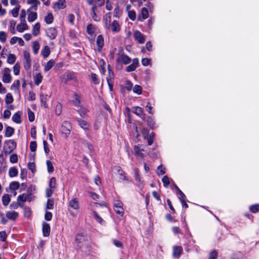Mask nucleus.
<instances>
[{
  "mask_svg": "<svg viewBox=\"0 0 259 259\" xmlns=\"http://www.w3.org/2000/svg\"><path fill=\"white\" fill-rule=\"evenodd\" d=\"M79 209V204L78 199L76 198L72 199L68 203V211L70 214L75 217L76 214L71 211V209L78 210Z\"/></svg>",
  "mask_w": 259,
  "mask_h": 259,
  "instance_id": "obj_1",
  "label": "nucleus"
},
{
  "mask_svg": "<svg viewBox=\"0 0 259 259\" xmlns=\"http://www.w3.org/2000/svg\"><path fill=\"white\" fill-rule=\"evenodd\" d=\"M23 65L26 70H29L31 67V60L30 53L26 51L23 52Z\"/></svg>",
  "mask_w": 259,
  "mask_h": 259,
  "instance_id": "obj_2",
  "label": "nucleus"
},
{
  "mask_svg": "<svg viewBox=\"0 0 259 259\" xmlns=\"http://www.w3.org/2000/svg\"><path fill=\"white\" fill-rule=\"evenodd\" d=\"M112 171L115 175L116 179L118 181L120 182L124 179L125 176L124 175V172L120 167L118 166H114L112 168Z\"/></svg>",
  "mask_w": 259,
  "mask_h": 259,
  "instance_id": "obj_3",
  "label": "nucleus"
},
{
  "mask_svg": "<svg viewBox=\"0 0 259 259\" xmlns=\"http://www.w3.org/2000/svg\"><path fill=\"white\" fill-rule=\"evenodd\" d=\"M71 130V124L67 121H64L60 129L61 133L64 134L67 137L70 134Z\"/></svg>",
  "mask_w": 259,
  "mask_h": 259,
  "instance_id": "obj_4",
  "label": "nucleus"
},
{
  "mask_svg": "<svg viewBox=\"0 0 259 259\" xmlns=\"http://www.w3.org/2000/svg\"><path fill=\"white\" fill-rule=\"evenodd\" d=\"M10 69L8 68H5L3 71L2 80L4 83H9L11 81L12 76L10 74Z\"/></svg>",
  "mask_w": 259,
  "mask_h": 259,
  "instance_id": "obj_5",
  "label": "nucleus"
},
{
  "mask_svg": "<svg viewBox=\"0 0 259 259\" xmlns=\"http://www.w3.org/2000/svg\"><path fill=\"white\" fill-rule=\"evenodd\" d=\"M122 205V203L120 201H116L114 204V210L120 217H122L124 213Z\"/></svg>",
  "mask_w": 259,
  "mask_h": 259,
  "instance_id": "obj_6",
  "label": "nucleus"
},
{
  "mask_svg": "<svg viewBox=\"0 0 259 259\" xmlns=\"http://www.w3.org/2000/svg\"><path fill=\"white\" fill-rule=\"evenodd\" d=\"M30 195L26 194H23L19 195L17 197L18 204L19 206L22 207L23 206V202L27 200L31 201L30 199Z\"/></svg>",
  "mask_w": 259,
  "mask_h": 259,
  "instance_id": "obj_7",
  "label": "nucleus"
},
{
  "mask_svg": "<svg viewBox=\"0 0 259 259\" xmlns=\"http://www.w3.org/2000/svg\"><path fill=\"white\" fill-rule=\"evenodd\" d=\"M116 61L118 63L128 64L131 62V60L127 55L123 54H119Z\"/></svg>",
  "mask_w": 259,
  "mask_h": 259,
  "instance_id": "obj_8",
  "label": "nucleus"
},
{
  "mask_svg": "<svg viewBox=\"0 0 259 259\" xmlns=\"http://www.w3.org/2000/svg\"><path fill=\"white\" fill-rule=\"evenodd\" d=\"M134 37L139 44H143L145 41V37L139 31L136 30L134 32Z\"/></svg>",
  "mask_w": 259,
  "mask_h": 259,
  "instance_id": "obj_9",
  "label": "nucleus"
},
{
  "mask_svg": "<svg viewBox=\"0 0 259 259\" xmlns=\"http://www.w3.org/2000/svg\"><path fill=\"white\" fill-rule=\"evenodd\" d=\"M47 35L51 40L55 39L57 35V31L54 27H50L46 30Z\"/></svg>",
  "mask_w": 259,
  "mask_h": 259,
  "instance_id": "obj_10",
  "label": "nucleus"
},
{
  "mask_svg": "<svg viewBox=\"0 0 259 259\" xmlns=\"http://www.w3.org/2000/svg\"><path fill=\"white\" fill-rule=\"evenodd\" d=\"M96 45L97 46V50L98 52H101L102 48L104 45V37L102 35L98 36L96 39Z\"/></svg>",
  "mask_w": 259,
  "mask_h": 259,
  "instance_id": "obj_11",
  "label": "nucleus"
},
{
  "mask_svg": "<svg viewBox=\"0 0 259 259\" xmlns=\"http://www.w3.org/2000/svg\"><path fill=\"white\" fill-rule=\"evenodd\" d=\"M135 152L138 156L144 157L145 156L144 152L145 151L142 145H136L134 146Z\"/></svg>",
  "mask_w": 259,
  "mask_h": 259,
  "instance_id": "obj_12",
  "label": "nucleus"
},
{
  "mask_svg": "<svg viewBox=\"0 0 259 259\" xmlns=\"http://www.w3.org/2000/svg\"><path fill=\"white\" fill-rule=\"evenodd\" d=\"M111 14L110 13L105 14L103 17V22L104 26L106 29H109L110 27L111 22Z\"/></svg>",
  "mask_w": 259,
  "mask_h": 259,
  "instance_id": "obj_13",
  "label": "nucleus"
},
{
  "mask_svg": "<svg viewBox=\"0 0 259 259\" xmlns=\"http://www.w3.org/2000/svg\"><path fill=\"white\" fill-rule=\"evenodd\" d=\"M183 252L181 246H174L172 249V256L175 258H179Z\"/></svg>",
  "mask_w": 259,
  "mask_h": 259,
  "instance_id": "obj_14",
  "label": "nucleus"
},
{
  "mask_svg": "<svg viewBox=\"0 0 259 259\" xmlns=\"http://www.w3.org/2000/svg\"><path fill=\"white\" fill-rule=\"evenodd\" d=\"M28 29V26L27 25L25 20H20V23L17 26V30L20 32Z\"/></svg>",
  "mask_w": 259,
  "mask_h": 259,
  "instance_id": "obj_15",
  "label": "nucleus"
},
{
  "mask_svg": "<svg viewBox=\"0 0 259 259\" xmlns=\"http://www.w3.org/2000/svg\"><path fill=\"white\" fill-rule=\"evenodd\" d=\"M111 31L114 33L118 32L120 30V26L119 24V22L117 20H114L111 25H110V27Z\"/></svg>",
  "mask_w": 259,
  "mask_h": 259,
  "instance_id": "obj_16",
  "label": "nucleus"
},
{
  "mask_svg": "<svg viewBox=\"0 0 259 259\" xmlns=\"http://www.w3.org/2000/svg\"><path fill=\"white\" fill-rule=\"evenodd\" d=\"M42 233L45 237H48L50 234V226L49 224L43 222L42 223Z\"/></svg>",
  "mask_w": 259,
  "mask_h": 259,
  "instance_id": "obj_17",
  "label": "nucleus"
},
{
  "mask_svg": "<svg viewBox=\"0 0 259 259\" xmlns=\"http://www.w3.org/2000/svg\"><path fill=\"white\" fill-rule=\"evenodd\" d=\"M66 7L65 0H59L54 4V9H63Z\"/></svg>",
  "mask_w": 259,
  "mask_h": 259,
  "instance_id": "obj_18",
  "label": "nucleus"
},
{
  "mask_svg": "<svg viewBox=\"0 0 259 259\" xmlns=\"http://www.w3.org/2000/svg\"><path fill=\"white\" fill-rule=\"evenodd\" d=\"M27 3L30 6V8L34 10H36L38 6L40 4L38 0H27Z\"/></svg>",
  "mask_w": 259,
  "mask_h": 259,
  "instance_id": "obj_19",
  "label": "nucleus"
},
{
  "mask_svg": "<svg viewBox=\"0 0 259 259\" xmlns=\"http://www.w3.org/2000/svg\"><path fill=\"white\" fill-rule=\"evenodd\" d=\"M6 217L11 220H15L18 217V213L15 211H9L6 213Z\"/></svg>",
  "mask_w": 259,
  "mask_h": 259,
  "instance_id": "obj_20",
  "label": "nucleus"
},
{
  "mask_svg": "<svg viewBox=\"0 0 259 259\" xmlns=\"http://www.w3.org/2000/svg\"><path fill=\"white\" fill-rule=\"evenodd\" d=\"M77 121L81 128L84 130H88L90 127V124L86 121L81 119H78Z\"/></svg>",
  "mask_w": 259,
  "mask_h": 259,
  "instance_id": "obj_21",
  "label": "nucleus"
},
{
  "mask_svg": "<svg viewBox=\"0 0 259 259\" xmlns=\"http://www.w3.org/2000/svg\"><path fill=\"white\" fill-rule=\"evenodd\" d=\"M50 49L49 46H46L41 51V54L44 58H47L50 54Z\"/></svg>",
  "mask_w": 259,
  "mask_h": 259,
  "instance_id": "obj_22",
  "label": "nucleus"
},
{
  "mask_svg": "<svg viewBox=\"0 0 259 259\" xmlns=\"http://www.w3.org/2000/svg\"><path fill=\"white\" fill-rule=\"evenodd\" d=\"M49 98L50 97L48 95H40V101L45 108L48 107L47 102L49 100Z\"/></svg>",
  "mask_w": 259,
  "mask_h": 259,
  "instance_id": "obj_23",
  "label": "nucleus"
},
{
  "mask_svg": "<svg viewBox=\"0 0 259 259\" xmlns=\"http://www.w3.org/2000/svg\"><path fill=\"white\" fill-rule=\"evenodd\" d=\"M55 62L53 60H50L44 66V71L47 72L54 65Z\"/></svg>",
  "mask_w": 259,
  "mask_h": 259,
  "instance_id": "obj_24",
  "label": "nucleus"
},
{
  "mask_svg": "<svg viewBox=\"0 0 259 259\" xmlns=\"http://www.w3.org/2000/svg\"><path fill=\"white\" fill-rule=\"evenodd\" d=\"M11 199L10 196L8 194H4L2 197V202L4 206H7L10 202Z\"/></svg>",
  "mask_w": 259,
  "mask_h": 259,
  "instance_id": "obj_25",
  "label": "nucleus"
},
{
  "mask_svg": "<svg viewBox=\"0 0 259 259\" xmlns=\"http://www.w3.org/2000/svg\"><path fill=\"white\" fill-rule=\"evenodd\" d=\"M12 120L16 123H20L21 121V115L19 112L15 113L12 116Z\"/></svg>",
  "mask_w": 259,
  "mask_h": 259,
  "instance_id": "obj_26",
  "label": "nucleus"
},
{
  "mask_svg": "<svg viewBox=\"0 0 259 259\" xmlns=\"http://www.w3.org/2000/svg\"><path fill=\"white\" fill-rule=\"evenodd\" d=\"M40 25L39 23H36L33 27L32 34L34 36H37L39 33Z\"/></svg>",
  "mask_w": 259,
  "mask_h": 259,
  "instance_id": "obj_27",
  "label": "nucleus"
},
{
  "mask_svg": "<svg viewBox=\"0 0 259 259\" xmlns=\"http://www.w3.org/2000/svg\"><path fill=\"white\" fill-rule=\"evenodd\" d=\"M87 29L88 33L91 36H93L95 35V28L92 24H89Z\"/></svg>",
  "mask_w": 259,
  "mask_h": 259,
  "instance_id": "obj_28",
  "label": "nucleus"
},
{
  "mask_svg": "<svg viewBox=\"0 0 259 259\" xmlns=\"http://www.w3.org/2000/svg\"><path fill=\"white\" fill-rule=\"evenodd\" d=\"M132 111L135 114L139 116H142L143 115V111L142 108L140 107H133L132 108Z\"/></svg>",
  "mask_w": 259,
  "mask_h": 259,
  "instance_id": "obj_29",
  "label": "nucleus"
},
{
  "mask_svg": "<svg viewBox=\"0 0 259 259\" xmlns=\"http://www.w3.org/2000/svg\"><path fill=\"white\" fill-rule=\"evenodd\" d=\"M37 17V13L34 12H31L28 16V21L30 22L34 21Z\"/></svg>",
  "mask_w": 259,
  "mask_h": 259,
  "instance_id": "obj_30",
  "label": "nucleus"
},
{
  "mask_svg": "<svg viewBox=\"0 0 259 259\" xmlns=\"http://www.w3.org/2000/svg\"><path fill=\"white\" fill-rule=\"evenodd\" d=\"M14 132V129L13 127L8 126L6 129L5 136L6 137H10L13 135Z\"/></svg>",
  "mask_w": 259,
  "mask_h": 259,
  "instance_id": "obj_31",
  "label": "nucleus"
},
{
  "mask_svg": "<svg viewBox=\"0 0 259 259\" xmlns=\"http://www.w3.org/2000/svg\"><path fill=\"white\" fill-rule=\"evenodd\" d=\"M42 78L40 73H37L34 77L35 84L37 85H39L42 81Z\"/></svg>",
  "mask_w": 259,
  "mask_h": 259,
  "instance_id": "obj_32",
  "label": "nucleus"
},
{
  "mask_svg": "<svg viewBox=\"0 0 259 259\" xmlns=\"http://www.w3.org/2000/svg\"><path fill=\"white\" fill-rule=\"evenodd\" d=\"M72 103L75 106H79L80 104V97L77 94L74 93L73 94V99Z\"/></svg>",
  "mask_w": 259,
  "mask_h": 259,
  "instance_id": "obj_33",
  "label": "nucleus"
},
{
  "mask_svg": "<svg viewBox=\"0 0 259 259\" xmlns=\"http://www.w3.org/2000/svg\"><path fill=\"white\" fill-rule=\"evenodd\" d=\"M16 24V22L12 20L10 21V30L12 34H14L16 33L15 31V26Z\"/></svg>",
  "mask_w": 259,
  "mask_h": 259,
  "instance_id": "obj_34",
  "label": "nucleus"
},
{
  "mask_svg": "<svg viewBox=\"0 0 259 259\" xmlns=\"http://www.w3.org/2000/svg\"><path fill=\"white\" fill-rule=\"evenodd\" d=\"M18 170L15 167H12L9 169V175L10 177H14L18 175Z\"/></svg>",
  "mask_w": 259,
  "mask_h": 259,
  "instance_id": "obj_35",
  "label": "nucleus"
},
{
  "mask_svg": "<svg viewBox=\"0 0 259 259\" xmlns=\"http://www.w3.org/2000/svg\"><path fill=\"white\" fill-rule=\"evenodd\" d=\"M39 48H40V46H39V43L37 41H35L33 42L32 50H33V53L34 54H37L38 53Z\"/></svg>",
  "mask_w": 259,
  "mask_h": 259,
  "instance_id": "obj_36",
  "label": "nucleus"
},
{
  "mask_svg": "<svg viewBox=\"0 0 259 259\" xmlns=\"http://www.w3.org/2000/svg\"><path fill=\"white\" fill-rule=\"evenodd\" d=\"M16 61V56L14 54H9L8 56L7 62L10 64H13Z\"/></svg>",
  "mask_w": 259,
  "mask_h": 259,
  "instance_id": "obj_37",
  "label": "nucleus"
},
{
  "mask_svg": "<svg viewBox=\"0 0 259 259\" xmlns=\"http://www.w3.org/2000/svg\"><path fill=\"white\" fill-rule=\"evenodd\" d=\"M20 8V6H17L10 11V13H11L13 17L15 18L18 17Z\"/></svg>",
  "mask_w": 259,
  "mask_h": 259,
  "instance_id": "obj_38",
  "label": "nucleus"
},
{
  "mask_svg": "<svg viewBox=\"0 0 259 259\" xmlns=\"http://www.w3.org/2000/svg\"><path fill=\"white\" fill-rule=\"evenodd\" d=\"M54 20V17L52 13H49L46 16L45 20L47 24H51Z\"/></svg>",
  "mask_w": 259,
  "mask_h": 259,
  "instance_id": "obj_39",
  "label": "nucleus"
},
{
  "mask_svg": "<svg viewBox=\"0 0 259 259\" xmlns=\"http://www.w3.org/2000/svg\"><path fill=\"white\" fill-rule=\"evenodd\" d=\"M7 37V34L3 31H0V41L2 43L6 42Z\"/></svg>",
  "mask_w": 259,
  "mask_h": 259,
  "instance_id": "obj_40",
  "label": "nucleus"
},
{
  "mask_svg": "<svg viewBox=\"0 0 259 259\" xmlns=\"http://www.w3.org/2000/svg\"><path fill=\"white\" fill-rule=\"evenodd\" d=\"M113 78H114V74L111 71V70L109 69V70H108V76L106 78V80H107V83L113 82Z\"/></svg>",
  "mask_w": 259,
  "mask_h": 259,
  "instance_id": "obj_41",
  "label": "nucleus"
},
{
  "mask_svg": "<svg viewBox=\"0 0 259 259\" xmlns=\"http://www.w3.org/2000/svg\"><path fill=\"white\" fill-rule=\"evenodd\" d=\"M46 163L48 172L51 173L53 172L54 168L52 162L50 160H47Z\"/></svg>",
  "mask_w": 259,
  "mask_h": 259,
  "instance_id": "obj_42",
  "label": "nucleus"
},
{
  "mask_svg": "<svg viewBox=\"0 0 259 259\" xmlns=\"http://www.w3.org/2000/svg\"><path fill=\"white\" fill-rule=\"evenodd\" d=\"M19 188V183L17 182H13L10 184V188L13 190H16Z\"/></svg>",
  "mask_w": 259,
  "mask_h": 259,
  "instance_id": "obj_43",
  "label": "nucleus"
},
{
  "mask_svg": "<svg viewBox=\"0 0 259 259\" xmlns=\"http://www.w3.org/2000/svg\"><path fill=\"white\" fill-rule=\"evenodd\" d=\"M5 102L7 104H10L13 102V98L11 93H8L6 95Z\"/></svg>",
  "mask_w": 259,
  "mask_h": 259,
  "instance_id": "obj_44",
  "label": "nucleus"
},
{
  "mask_svg": "<svg viewBox=\"0 0 259 259\" xmlns=\"http://www.w3.org/2000/svg\"><path fill=\"white\" fill-rule=\"evenodd\" d=\"M134 177L137 182L141 183V179L140 177L139 170L138 168H135L134 170Z\"/></svg>",
  "mask_w": 259,
  "mask_h": 259,
  "instance_id": "obj_45",
  "label": "nucleus"
},
{
  "mask_svg": "<svg viewBox=\"0 0 259 259\" xmlns=\"http://www.w3.org/2000/svg\"><path fill=\"white\" fill-rule=\"evenodd\" d=\"M28 168L34 173L35 171V165L33 160L30 161L28 164Z\"/></svg>",
  "mask_w": 259,
  "mask_h": 259,
  "instance_id": "obj_46",
  "label": "nucleus"
},
{
  "mask_svg": "<svg viewBox=\"0 0 259 259\" xmlns=\"http://www.w3.org/2000/svg\"><path fill=\"white\" fill-rule=\"evenodd\" d=\"M141 14L142 16L143 19H146L148 17V11L146 8H143L142 9Z\"/></svg>",
  "mask_w": 259,
  "mask_h": 259,
  "instance_id": "obj_47",
  "label": "nucleus"
},
{
  "mask_svg": "<svg viewBox=\"0 0 259 259\" xmlns=\"http://www.w3.org/2000/svg\"><path fill=\"white\" fill-rule=\"evenodd\" d=\"M249 209L253 213H255V212L258 211H259V204H256L252 205L250 206L249 207Z\"/></svg>",
  "mask_w": 259,
  "mask_h": 259,
  "instance_id": "obj_48",
  "label": "nucleus"
},
{
  "mask_svg": "<svg viewBox=\"0 0 259 259\" xmlns=\"http://www.w3.org/2000/svg\"><path fill=\"white\" fill-rule=\"evenodd\" d=\"M91 15L95 21H99L101 19L100 16L98 15L97 12H91Z\"/></svg>",
  "mask_w": 259,
  "mask_h": 259,
  "instance_id": "obj_49",
  "label": "nucleus"
},
{
  "mask_svg": "<svg viewBox=\"0 0 259 259\" xmlns=\"http://www.w3.org/2000/svg\"><path fill=\"white\" fill-rule=\"evenodd\" d=\"M54 206V200L52 199H49L47 201L46 209H52Z\"/></svg>",
  "mask_w": 259,
  "mask_h": 259,
  "instance_id": "obj_50",
  "label": "nucleus"
},
{
  "mask_svg": "<svg viewBox=\"0 0 259 259\" xmlns=\"http://www.w3.org/2000/svg\"><path fill=\"white\" fill-rule=\"evenodd\" d=\"M133 92L138 95H140L142 93V89L141 87L139 85H136L133 88Z\"/></svg>",
  "mask_w": 259,
  "mask_h": 259,
  "instance_id": "obj_51",
  "label": "nucleus"
},
{
  "mask_svg": "<svg viewBox=\"0 0 259 259\" xmlns=\"http://www.w3.org/2000/svg\"><path fill=\"white\" fill-rule=\"evenodd\" d=\"M56 184V178L54 177H52L51 180L49 183V187L50 188L53 189L54 190Z\"/></svg>",
  "mask_w": 259,
  "mask_h": 259,
  "instance_id": "obj_52",
  "label": "nucleus"
},
{
  "mask_svg": "<svg viewBox=\"0 0 259 259\" xmlns=\"http://www.w3.org/2000/svg\"><path fill=\"white\" fill-rule=\"evenodd\" d=\"M13 71L15 75H17L19 74L20 72V66L19 64L17 63L15 64L13 67Z\"/></svg>",
  "mask_w": 259,
  "mask_h": 259,
  "instance_id": "obj_53",
  "label": "nucleus"
},
{
  "mask_svg": "<svg viewBox=\"0 0 259 259\" xmlns=\"http://www.w3.org/2000/svg\"><path fill=\"white\" fill-rule=\"evenodd\" d=\"M121 13L118 6L115 8L113 12V16L116 18H119Z\"/></svg>",
  "mask_w": 259,
  "mask_h": 259,
  "instance_id": "obj_54",
  "label": "nucleus"
},
{
  "mask_svg": "<svg viewBox=\"0 0 259 259\" xmlns=\"http://www.w3.org/2000/svg\"><path fill=\"white\" fill-rule=\"evenodd\" d=\"M128 16L131 20L134 21L136 18V13L134 11H130L128 13Z\"/></svg>",
  "mask_w": 259,
  "mask_h": 259,
  "instance_id": "obj_55",
  "label": "nucleus"
},
{
  "mask_svg": "<svg viewBox=\"0 0 259 259\" xmlns=\"http://www.w3.org/2000/svg\"><path fill=\"white\" fill-rule=\"evenodd\" d=\"M84 236L82 234H78L76 235L75 240L78 243H80L84 240Z\"/></svg>",
  "mask_w": 259,
  "mask_h": 259,
  "instance_id": "obj_56",
  "label": "nucleus"
},
{
  "mask_svg": "<svg viewBox=\"0 0 259 259\" xmlns=\"http://www.w3.org/2000/svg\"><path fill=\"white\" fill-rule=\"evenodd\" d=\"M28 118L30 122H32L34 120V114L33 112L30 109L28 110Z\"/></svg>",
  "mask_w": 259,
  "mask_h": 259,
  "instance_id": "obj_57",
  "label": "nucleus"
},
{
  "mask_svg": "<svg viewBox=\"0 0 259 259\" xmlns=\"http://www.w3.org/2000/svg\"><path fill=\"white\" fill-rule=\"evenodd\" d=\"M37 148V144L35 141H31L30 144V149L31 151L34 152L36 151Z\"/></svg>",
  "mask_w": 259,
  "mask_h": 259,
  "instance_id": "obj_58",
  "label": "nucleus"
},
{
  "mask_svg": "<svg viewBox=\"0 0 259 259\" xmlns=\"http://www.w3.org/2000/svg\"><path fill=\"white\" fill-rule=\"evenodd\" d=\"M20 85V81L16 80L14 81L13 83L11 85V89L12 90L17 89Z\"/></svg>",
  "mask_w": 259,
  "mask_h": 259,
  "instance_id": "obj_59",
  "label": "nucleus"
},
{
  "mask_svg": "<svg viewBox=\"0 0 259 259\" xmlns=\"http://www.w3.org/2000/svg\"><path fill=\"white\" fill-rule=\"evenodd\" d=\"M136 68L137 65L135 64H132L126 67V71L127 72H132L134 71Z\"/></svg>",
  "mask_w": 259,
  "mask_h": 259,
  "instance_id": "obj_60",
  "label": "nucleus"
},
{
  "mask_svg": "<svg viewBox=\"0 0 259 259\" xmlns=\"http://www.w3.org/2000/svg\"><path fill=\"white\" fill-rule=\"evenodd\" d=\"M10 161L11 163H15L18 161V157L16 154H12L10 157Z\"/></svg>",
  "mask_w": 259,
  "mask_h": 259,
  "instance_id": "obj_61",
  "label": "nucleus"
},
{
  "mask_svg": "<svg viewBox=\"0 0 259 259\" xmlns=\"http://www.w3.org/2000/svg\"><path fill=\"white\" fill-rule=\"evenodd\" d=\"M65 76L66 77V79L67 80H76V77L72 73H67L65 74Z\"/></svg>",
  "mask_w": 259,
  "mask_h": 259,
  "instance_id": "obj_62",
  "label": "nucleus"
},
{
  "mask_svg": "<svg viewBox=\"0 0 259 259\" xmlns=\"http://www.w3.org/2000/svg\"><path fill=\"white\" fill-rule=\"evenodd\" d=\"M125 88L127 91H131L133 88V84L129 80H126L125 83Z\"/></svg>",
  "mask_w": 259,
  "mask_h": 259,
  "instance_id": "obj_63",
  "label": "nucleus"
},
{
  "mask_svg": "<svg viewBox=\"0 0 259 259\" xmlns=\"http://www.w3.org/2000/svg\"><path fill=\"white\" fill-rule=\"evenodd\" d=\"M218 252L215 250H213L209 254V259H217Z\"/></svg>",
  "mask_w": 259,
  "mask_h": 259,
  "instance_id": "obj_64",
  "label": "nucleus"
}]
</instances>
